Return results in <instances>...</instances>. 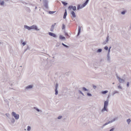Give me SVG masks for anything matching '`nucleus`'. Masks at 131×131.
Returning a JSON list of instances; mask_svg holds the SVG:
<instances>
[{
    "label": "nucleus",
    "instance_id": "a211bd4d",
    "mask_svg": "<svg viewBox=\"0 0 131 131\" xmlns=\"http://www.w3.org/2000/svg\"><path fill=\"white\" fill-rule=\"evenodd\" d=\"M78 92L79 93L81 94L83 96H84V95L83 93L81 90H79L78 91Z\"/></svg>",
    "mask_w": 131,
    "mask_h": 131
},
{
    "label": "nucleus",
    "instance_id": "bb28decb",
    "mask_svg": "<svg viewBox=\"0 0 131 131\" xmlns=\"http://www.w3.org/2000/svg\"><path fill=\"white\" fill-rule=\"evenodd\" d=\"M82 89L84 91H89V90L87 89H86V88L84 87H83L82 88Z\"/></svg>",
    "mask_w": 131,
    "mask_h": 131
},
{
    "label": "nucleus",
    "instance_id": "473e14b6",
    "mask_svg": "<svg viewBox=\"0 0 131 131\" xmlns=\"http://www.w3.org/2000/svg\"><path fill=\"white\" fill-rule=\"evenodd\" d=\"M126 12V11L125 10H124L121 12V14L122 15H124L125 14Z\"/></svg>",
    "mask_w": 131,
    "mask_h": 131
},
{
    "label": "nucleus",
    "instance_id": "f704fd0d",
    "mask_svg": "<svg viewBox=\"0 0 131 131\" xmlns=\"http://www.w3.org/2000/svg\"><path fill=\"white\" fill-rule=\"evenodd\" d=\"M111 47L110 46V47H109L108 48V52L107 53L110 54V49H111Z\"/></svg>",
    "mask_w": 131,
    "mask_h": 131
},
{
    "label": "nucleus",
    "instance_id": "bf43d9fd",
    "mask_svg": "<svg viewBox=\"0 0 131 131\" xmlns=\"http://www.w3.org/2000/svg\"><path fill=\"white\" fill-rule=\"evenodd\" d=\"M115 84L114 82L113 83V84Z\"/></svg>",
    "mask_w": 131,
    "mask_h": 131
},
{
    "label": "nucleus",
    "instance_id": "f8f14e48",
    "mask_svg": "<svg viewBox=\"0 0 131 131\" xmlns=\"http://www.w3.org/2000/svg\"><path fill=\"white\" fill-rule=\"evenodd\" d=\"M78 32L77 34V36H78L80 34L81 32V27L80 26H78Z\"/></svg>",
    "mask_w": 131,
    "mask_h": 131
},
{
    "label": "nucleus",
    "instance_id": "79ce46f5",
    "mask_svg": "<svg viewBox=\"0 0 131 131\" xmlns=\"http://www.w3.org/2000/svg\"><path fill=\"white\" fill-rule=\"evenodd\" d=\"M87 94L88 96H91L92 95V94L90 93H87Z\"/></svg>",
    "mask_w": 131,
    "mask_h": 131
},
{
    "label": "nucleus",
    "instance_id": "49530a36",
    "mask_svg": "<svg viewBox=\"0 0 131 131\" xmlns=\"http://www.w3.org/2000/svg\"><path fill=\"white\" fill-rule=\"evenodd\" d=\"M129 82H127V86L128 87H129Z\"/></svg>",
    "mask_w": 131,
    "mask_h": 131
},
{
    "label": "nucleus",
    "instance_id": "a19ab883",
    "mask_svg": "<svg viewBox=\"0 0 131 131\" xmlns=\"http://www.w3.org/2000/svg\"><path fill=\"white\" fill-rule=\"evenodd\" d=\"M64 33L65 35L67 36H69L68 35V34L67 32H66V31H64Z\"/></svg>",
    "mask_w": 131,
    "mask_h": 131
},
{
    "label": "nucleus",
    "instance_id": "8fccbe9b",
    "mask_svg": "<svg viewBox=\"0 0 131 131\" xmlns=\"http://www.w3.org/2000/svg\"><path fill=\"white\" fill-rule=\"evenodd\" d=\"M93 87L94 89H95L96 88V86L94 85H93Z\"/></svg>",
    "mask_w": 131,
    "mask_h": 131
},
{
    "label": "nucleus",
    "instance_id": "603ef678",
    "mask_svg": "<svg viewBox=\"0 0 131 131\" xmlns=\"http://www.w3.org/2000/svg\"><path fill=\"white\" fill-rule=\"evenodd\" d=\"M29 5H31V6H34V5L33 4H29Z\"/></svg>",
    "mask_w": 131,
    "mask_h": 131
},
{
    "label": "nucleus",
    "instance_id": "dca6fc26",
    "mask_svg": "<svg viewBox=\"0 0 131 131\" xmlns=\"http://www.w3.org/2000/svg\"><path fill=\"white\" fill-rule=\"evenodd\" d=\"M117 79H118V81L120 83H121L122 82L123 79L121 78H120L118 76H117Z\"/></svg>",
    "mask_w": 131,
    "mask_h": 131
},
{
    "label": "nucleus",
    "instance_id": "a18cd8bd",
    "mask_svg": "<svg viewBox=\"0 0 131 131\" xmlns=\"http://www.w3.org/2000/svg\"><path fill=\"white\" fill-rule=\"evenodd\" d=\"M60 45V43H57L56 45V47H58Z\"/></svg>",
    "mask_w": 131,
    "mask_h": 131
},
{
    "label": "nucleus",
    "instance_id": "393cba45",
    "mask_svg": "<svg viewBox=\"0 0 131 131\" xmlns=\"http://www.w3.org/2000/svg\"><path fill=\"white\" fill-rule=\"evenodd\" d=\"M102 50L101 49H98L97 51L96 52L98 53H100L102 51Z\"/></svg>",
    "mask_w": 131,
    "mask_h": 131
},
{
    "label": "nucleus",
    "instance_id": "f257e3e1",
    "mask_svg": "<svg viewBox=\"0 0 131 131\" xmlns=\"http://www.w3.org/2000/svg\"><path fill=\"white\" fill-rule=\"evenodd\" d=\"M24 28L27 29L28 30L31 29H34V30L38 31L39 30L36 25H33L30 26H29L27 25H25L24 26Z\"/></svg>",
    "mask_w": 131,
    "mask_h": 131
},
{
    "label": "nucleus",
    "instance_id": "5fc2aeb1",
    "mask_svg": "<svg viewBox=\"0 0 131 131\" xmlns=\"http://www.w3.org/2000/svg\"><path fill=\"white\" fill-rule=\"evenodd\" d=\"M122 81H123V82H125V80L124 79H123Z\"/></svg>",
    "mask_w": 131,
    "mask_h": 131
},
{
    "label": "nucleus",
    "instance_id": "ddd939ff",
    "mask_svg": "<svg viewBox=\"0 0 131 131\" xmlns=\"http://www.w3.org/2000/svg\"><path fill=\"white\" fill-rule=\"evenodd\" d=\"M110 54L107 53V59L108 61L110 62Z\"/></svg>",
    "mask_w": 131,
    "mask_h": 131
},
{
    "label": "nucleus",
    "instance_id": "de8ad7c7",
    "mask_svg": "<svg viewBox=\"0 0 131 131\" xmlns=\"http://www.w3.org/2000/svg\"><path fill=\"white\" fill-rule=\"evenodd\" d=\"M118 88H119L121 89H122V87L120 85H118Z\"/></svg>",
    "mask_w": 131,
    "mask_h": 131
},
{
    "label": "nucleus",
    "instance_id": "b1692460",
    "mask_svg": "<svg viewBox=\"0 0 131 131\" xmlns=\"http://www.w3.org/2000/svg\"><path fill=\"white\" fill-rule=\"evenodd\" d=\"M10 121L12 123H14L15 121V120L14 118H13L11 119Z\"/></svg>",
    "mask_w": 131,
    "mask_h": 131
},
{
    "label": "nucleus",
    "instance_id": "e2e57ef3",
    "mask_svg": "<svg viewBox=\"0 0 131 131\" xmlns=\"http://www.w3.org/2000/svg\"><path fill=\"white\" fill-rule=\"evenodd\" d=\"M26 4H28V3H26Z\"/></svg>",
    "mask_w": 131,
    "mask_h": 131
},
{
    "label": "nucleus",
    "instance_id": "423d86ee",
    "mask_svg": "<svg viewBox=\"0 0 131 131\" xmlns=\"http://www.w3.org/2000/svg\"><path fill=\"white\" fill-rule=\"evenodd\" d=\"M108 109L107 108V106H104L103 108L101 111V112L103 113L104 111L108 112Z\"/></svg>",
    "mask_w": 131,
    "mask_h": 131
},
{
    "label": "nucleus",
    "instance_id": "4c0bfd02",
    "mask_svg": "<svg viewBox=\"0 0 131 131\" xmlns=\"http://www.w3.org/2000/svg\"><path fill=\"white\" fill-rule=\"evenodd\" d=\"M108 38H109V36L108 35L106 37V39L105 41L106 42H108Z\"/></svg>",
    "mask_w": 131,
    "mask_h": 131
},
{
    "label": "nucleus",
    "instance_id": "0e129e2a",
    "mask_svg": "<svg viewBox=\"0 0 131 131\" xmlns=\"http://www.w3.org/2000/svg\"><path fill=\"white\" fill-rule=\"evenodd\" d=\"M40 1L41 2V0H40Z\"/></svg>",
    "mask_w": 131,
    "mask_h": 131
},
{
    "label": "nucleus",
    "instance_id": "9b49d317",
    "mask_svg": "<svg viewBox=\"0 0 131 131\" xmlns=\"http://www.w3.org/2000/svg\"><path fill=\"white\" fill-rule=\"evenodd\" d=\"M109 100L107 99L106 101H105L104 102V106H107L108 104Z\"/></svg>",
    "mask_w": 131,
    "mask_h": 131
},
{
    "label": "nucleus",
    "instance_id": "6ab92c4d",
    "mask_svg": "<svg viewBox=\"0 0 131 131\" xmlns=\"http://www.w3.org/2000/svg\"><path fill=\"white\" fill-rule=\"evenodd\" d=\"M62 45L63 46H64V47H65L66 48H69V47L68 46H67V45L64 44V43H62Z\"/></svg>",
    "mask_w": 131,
    "mask_h": 131
},
{
    "label": "nucleus",
    "instance_id": "2eb2a0df",
    "mask_svg": "<svg viewBox=\"0 0 131 131\" xmlns=\"http://www.w3.org/2000/svg\"><path fill=\"white\" fill-rule=\"evenodd\" d=\"M65 12L64 13V14L63 16V18L64 19H65L67 15V10L66 9H65Z\"/></svg>",
    "mask_w": 131,
    "mask_h": 131
},
{
    "label": "nucleus",
    "instance_id": "052dcab7",
    "mask_svg": "<svg viewBox=\"0 0 131 131\" xmlns=\"http://www.w3.org/2000/svg\"><path fill=\"white\" fill-rule=\"evenodd\" d=\"M5 1H8V0H5Z\"/></svg>",
    "mask_w": 131,
    "mask_h": 131
},
{
    "label": "nucleus",
    "instance_id": "09e8293b",
    "mask_svg": "<svg viewBox=\"0 0 131 131\" xmlns=\"http://www.w3.org/2000/svg\"><path fill=\"white\" fill-rule=\"evenodd\" d=\"M62 117V116H59L58 117V119H60Z\"/></svg>",
    "mask_w": 131,
    "mask_h": 131
},
{
    "label": "nucleus",
    "instance_id": "5701e85b",
    "mask_svg": "<svg viewBox=\"0 0 131 131\" xmlns=\"http://www.w3.org/2000/svg\"><path fill=\"white\" fill-rule=\"evenodd\" d=\"M108 92V91L107 90L103 91L102 92V94H105L106 93Z\"/></svg>",
    "mask_w": 131,
    "mask_h": 131
},
{
    "label": "nucleus",
    "instance_id": "0eeeda50",
    "mask_svg": "<svg viewBox=\"0 0 131 131\" xmlns=\"http://www.w3.org/2000/svg\"><path fill=\"white\" fill-rule=\"evenodd\" d=\"M33 87V86L32 85H29L26 87L25 90H28V89L32 88Z\"/></svg>",
    "mask_w": 131,
    "mask_h": 131
},
{
    "label": "nucleus",
    "instance_id": "680f3d73",
    "mask_svg": "<svg viewBox=\"0 0 131 131\" xmlns=\"http://www.w3.org/2000/svg\"><path fill=\"white\" fill-rule=\"evenodd\" d=\"M22 67V66H20V67Z\"/></svg>",
    "mask_w": 131,
    "mask_h": 131
},
{
    "label": "nucleus",
    "instance_id": "37998d69",
    "mask_svg": "<svg viewBox=\"0 0 131 131\" xmlns=\"http://www.w3.org/2000/svg\"><path fill=\"white\" fill-rule=\"evenodd\" d=\"M115 129L114 128H113L111 129L109 131H113Z\"/></svg>",
    "mask_w": 131,
    "mask_h": 131
},
{
    "label": "nucleus",
    "instance_id": "39448f33",
    "mask_svg": "<svg viewBox=\"0 0 131 131\" xmlns=\"http://www.w3.org/2000/svg\"><path fill=\"white\" fill-rule=\"evenodd\" d=\"M58 86V84L57 83L56 84V85L55 86V95H57L58 94V91L57 90V88Z\"/></svg>",
    "mask_w": 131,
    "mask_h": 131
},
{
    "label": "nucleus",
    "instance_id": "69168bd1",
    "mask_svg": "<svg viewBox=\"0 0 131 131\" xmlns=\"http://www.w3.org/2000/svg\"><path fill=\"white\" fill-rule=\"evenodd\" d=\"M1 44V42H0V44Z\"/></svg>",
    "mask_w": 131,
    "mask_h": 131
},
{
    "label": "nucleus",
    "instance_id": "c9c22d12",
    "mask_svg": "<svg viewBox=\"0 0 131 131\" xmlns=\"http://www.w3.org/2000/svg\"><path fill=\"white\" fill-rule=\"evenodd\" d=\"M76 7L75 6H73V8H72V10L73 11H75L76 10Z\"/></svg>",
    "mask_w": 131,
    "mask_h": 131
},
{
    "label": "nucleus",
    "instance_id": "7ed1b4c3",
    "mask_svg": "<svg viewBox=\"0 0 131 131\" xmlns=\"http://www.w3.org/2000/svg\"><path fill=\"white\" fill-rule=\"evenodd\" d=\"M117 117H115L111 121L107 122L106 123H105V124H104L103 125V126H102V128H103V127L104 126H105L106 125L108 124H109V123H111L114 122V121H115V120L116 119H117Z\"/></svg>",
    "mask_w": 131,
    "mask_h": 131
},
{
    "label": "nucleus",
    "instance_id": "7c9ffc66",
    "mask_svg": "<svg viewBox=\"0 0 131 131\" xmlns=\"http://www.w3.org/2000/svg\"><path fill=\"white\" fill-rule=\"evenodd\" d=\"M118 93V91H115L113 93V94H112V95L113 96H114V95L115 94H116V93Z\"/></svg>",
    "mask_w": 131,
    "mask_h": 131
},
{
    "label": "nucleus",
    "instance_id": "6e6552de",
    "mask_svg": "<svg viewBox=\"0 0 131 131\" xmlns=\"http://www.w3.org/2000/svg\"><path fill=\"white\" fill-rule=\"evenodd\" d=\"M56 23H54V24L52 25L50 29V31H53L54 28V27Z\"/></svg>",
    "mask_w": 131,
    "mask_h": 131
},
{
    "label": "nucleus",
    "instance_id": "4be33fe9",
    "mask_svg": "<svg viewBox=\"0 0 131 131\" xmlns=\"http://www.w3.org/2000/svg\"><path fill=\"white\" fill-rule=\"evenodd\" d=\"M28 12H29V13L30 12V9H29V8L28 7H26L25 9Z\"/></svg>",
    "mask_w": 131,
    "mask_h": 131
},
{
    "label": "nucleus",
    "instance_id": "c03bdc74",
    "mask_svg": "<svg viewBox=\"0 0 131 131\" xmlns=\"http://www.w3.org/2000/svg\"><path fill=\"white\" fill-rule=\"evenodd\" d=\"M26 42H22V45H23V46H24L26 44Z\"/></svg>",
    "mask_w": 131,
    "mask_h": 131
},
{
    "label": "nucleus",
    "instance_id": "412c9836",
    "mask_svg": "<svg viewBox=\"0 0 131 131\" xmlns=\"http://www.w3.org/2000/svg\"><path fill=\"white\" fill-rule=\"evenodd\" d=\"M61 2L65 6H66L68 4V3H66V2L62 1Z\"/></svg>",
    "mask_w": 131,
    "mask_h": 131
},
{
    "label": "nucleus",
    "instance_id": "e433bc0d",
    "mask_svg": "<svg viewBox=\"0 0 131 131\" xmlns=\"http://www.w3.org/2000/svg\"><path fill=\"white\" fill-rule=\"evenodd\" d=\"M73 8V6L72 5L69 6L68 7L69 9L71 10Z\"/></svg>",
    "mask_w": 131,
    "mask_h": 131
},
{
    "label": "nucleus",
    "instance_id": "20e7f679",
    "mask_svg": "<svg viewBox=\"0 0 131 131\" xmlns=\"http://www.w3.org/2000/svg\"><path fill=\"white\" fill-rule=\"evenodd\" d=\"M12 114L13 116H14L16 119L17 120L19 119V114H16L14 112H13Z\"/></svg>",
    "mask_w": 131,
    "mask_h": 131
},
{
    "label": "nucleus",
    "instance_id": "c85d7f7f",
    "mask_svg": "<svg viewBox=\"0 0 131 131\" xmlns=\"http://www.w3.org/2000/svg\"><path fill=\"white\" fill-rule=\"evenodd\" d=\"M56 12V11H49V13L50 14H52L55 13Z\"/></svg>",
    "mask_w": 131,
    "mask_h": 131
},
{
    "label": "nucleus",
    "instance_id": "13d9d810",
    "mask_svg": "<svg viewBox=\"0 0 131 131\" xmlns=\"http://www.w3.org/2000/svg\"><path fill=\"white\" fill-rule=\"evenodd\" d=\"M21 42H22V41H23V40H21Z\"/></svg>",
    "mask_w": 131,
    "mask_h": 131
},
{
    "label": "nucleus",
    "instance_id": "f3484780",
    "mask_svg": "<svg viewBox=\"0 0 131 131\" xmlns=\"http://www.w3.org/2000/svg\"><path fill=\"white\" fill-rule=\"evenodd\" d=\"M87 3L85 2L83 3L81 5V8H83L87 4Z\"/></svg>",
    "mask_w": 131,
    "mask_h": 131
},
{
    "label": "nucleus",
    "instance_id": "4468645a",
    "mask_svg": "<svg viewBox=\"0 0 131 131\" xmlns=\"http://www.w3.org/2000/svg\"><path fill=\"white\" fill-rule=\"evenodd\" d=\"M59 38L60 39L62 40H65V38L64 37L62 36L61 35H60Z\"/></svg>",
    "mask_w": 131,
    "mask_h": 131
},
{
    "label": "nucleus",
    "instance_id": "6e6d98bb",
    "mask_svg": "<svg viewBox=\"0 0 131 131\" xmlns=\"http://www.w3.org/2000/svg\"><path fill=\"white\" fill-rule=\"evenodd\" d=\"M4 101H7V99H5V100H4Z\"/></svg>",
    "mask_w": 131,
    "mask_h": 131
},
{
    "label": "nucleus",
    "instance_id": "1a4fd4ad",
    "mask_svg": "<svg viewBox=\"0 0 131 131\" xmlns=\"http://www.w3.org/2000/svg\"><path fill=\"white\" fill-rule=\"evenodd\" d=\"M71 14L72 15V16H71V18H72V17H73V18H75L76 17V16L75 13L73 11H72L71 12Z\"/></svg>",
    "mask_w": 131,
    "mask_h": 131
},
{
    "label": "nucleus",
    "instance_id": "cd10ccee",
    "mask_svg": "<svg viewBox=\"0 0 131 131\" xmlns=\"http://www.w3.org/2000/svg\"><path fill=\"white\" fill-rule=\"evenodd\" d=\"M34 108L38 112H41V111L36 107H34Z\"/></svg>",
    "mask_w": 131,
    "mask_h": 131
},
{
    "label": "nucleus",
    "instance_id": "864d4df0",
    "mask_svg": "<svg viewBox=\"0 0 131 131\" xmlns=\"http://www.w3.org/2000/svg\"><path fill=\"white\" fill-rule=\"evenodd\" d=\"M6 115L8 117V116L9 115V114L8 113H6Z\"/></svg>",
    "mask_w": 131,
    "mask_h": 131
},
{
    "label": "nucleus",
    "instance_id": "f03ea898",
    "mask_svg": "<svg viewBox=\"0 0 131 131\" xmlns=\"http://www.w3.org/2000/svg\"><path fill=\"white\" fill-rule=\"evenodd\" d=\"M43 4L45 7L47 9L48 8V1L47 0H43Z\"/></svg>",
    "mask_w": 131,
    "mask_h": 131
},
{
    "label": "nucleus",
    "instance_id": "a878e982",
    "mask_svg": "<svg viewBox=\"0 0 131 131\" xmlns=\"http://www.w3.org/2000/svg\"><path fill=\"white\" fill-rule=\"evenodd\" d=\"M131 122V120L130 118H128V119L127 120V123L128 124H130Z\"/></svg>",
    "mask_w": 131,
    "mask_h": 131
},
{
    "label": "nucleus",
    "instance_id": "c756f323",
    "mask_svg": "<svg viewBox=\"0 0 131 131\" xmlns=\"http://www.w3.org/2000/svg\"><path fill=\"white\" fill-rule=\"evenodd\" d=\"M82 8H81V6H80V5H78L77 7V9L78 10H79L80 9H81Z\"/></svg>",
    "mask_w": 131,
    "mask_h": 131
},
{
    "label": "nucleus",
    "instance_id": "2f4dec72",
    "mask_svg": "<svg viewBox=\"0 0 131 131\" xmlns=\"http://www.w3.org/2000/svg\"><path fill=\"white\" fill-rule=\"evenodd\" d=\"M31 127L30 126H28L27 128V130L28 131H30L31 129Z\"/></svg>",
    "mask_w": 131,
    "mask_h": 131
},
{
    "label": "nucleus",
    "instance_id": "ea45409f",
    "mask_svg": "<svg viewBox=\"0 0 131 131\" xmlns=\"http://www.w3.org/2000/svg\"><path fill=\"white\" fill-rule=\"evenodd\" d=\"M104 49L106 50H107L108 49V47L107 46H106L104 47Z\"/></svg>",
    "mask_w": 131,
    "mask_h": 131
},
{
    "label": "nucleus",
    "instance_id": "58836bf2",
    "mask_svg": "<svg viewBox=\"0 0 131 131\" xmlns=\"http://www.w3.org/2000/svg\"><path fill=\"white\" fill-rule=\"evenodd\" d=\"M0 4L2 5H4V2L3 1L0 2Z\"/></svg>",
    "mask_w": 131,
    "mask_h": 131
},
{
    "label": "nucleus",
    "instance_id": "4d7b16f0",
    "mask_svg": "<svg viewBox=\"0 0 131 131\" xmlns=\"http://www.w3.org/2000/svg\"><path fill=\"white\" fill-rule=\"evenodd\" d=\"M37 8V6H35V9H36Z\"/></svg>",
    "mask_w": 131,
    "mask_h": 131
},
{
    "label": "nucleus",
    "instance_id": "9d476101",
    "mask_svg": "<svg viewBox=\"0 0 131 131\" xmlns=\"http://www.w3.org/2000/svg\"><path fill=\"white\" fill-rule=\"evenodd\" d=\"M48 34L49 35L53 37H56V35L53 33L50 32H49Z\"/></svg>",
    "mask_w": 131,
    "mask_h": 131
},
{
    "label": "nucleus",
    "instance_id": "aec40b11",
    "mask_svg": "<svg viewBox=\"0 0 131 131\" xmlns=\"http://www.w3.org/2000/svg\"><path fill=\"white\" fill-rule=\"evenodd\" d=\"M27 50H30V48L28 45H27V48L26 49H25L24 50V53Z\"/></svg>",
    "mask_w": 131,
    "mask_h": 131
},
{
    "label": "nucleus",
    "instance_id": "3c124183",
    "mask_svg": "<svg viewBox=\"0 0 131 131\" xmlns=\"http://www.w3.org/2000/svg\"><path fill=\"white\" fill-rule=\"evenodd\" d=\"M89 1V0H86V1H85V2L88 4Z\"/></svg>",
    "mask_w": 131,
    "mask_h": 131
},
{
    "label": "nucleus",
    "instance_id": "72a5a7b5",
    "mask_svg": "<svg viewBox=\"0 0 131 131\" xmlns=\"http://www.w3.org/2000/svg\"><path fill=\"white\" fill-rule=\"evenodd\" d=\"M65 28V25L64 24H62V29H64Z\"/></svg>",
    "mask_w": 131,
    "mask_h": 131
}]
</instances>
